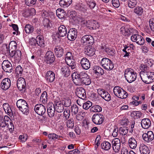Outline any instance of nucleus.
Masks as SVG:
<instances>
[{
  "label": "nucleus",
  "instance_id": "774afa93",
  "mask_svg": "<svg viewBox=\"0 0 154 154\" xmlns=\"http://www.w3.org/2000/svg\"><path fill=\"white\" fill-rule=\"evenodd\" d=\"M26 135L25 136L23 135H20L19 136V139L20 140L21 142H24L26 140L27 138Z\"/></svg>",
  "mask_w": 154,
  "mask_h": 154
},
{
  "label": "nucleus",
  "instance_id": "69168bd1",
  "mask_svg": "<svg viewBox=\"0 0 154 154\" xmlns=\"http://www.w3.org/2000/svg\"><path fill=\"white\" fill-rule=\"evenodd\" d=\"M97 92L99 94L101 97L102 96V95H104L106 92L107 91H106L103 89L101 88H99L97 89Z\"/></svg>",
  "mask_w": 154,
  "mask_h": 154
},
{
  "label": "nucleus",
  "instance_id": "4be33fe9",
  "mask_svg": "<svg viewBox=\"0 0 154 154\" xmlns=\"http://www.w3.org/2000/svg\"><path fill=\"white\" fill-rule=\"evenodd\" d=\"M67 33V28L64 25H61L58 28V35L60 37L66 36Z\"/></svg>",
  "mask_w": 154,
  "mask_h": 154
},
{
  "label": "nucleus",
  "instance_id": "aec40b11",
  "mask_svg": "<svg viewBox=\"0 0 154 154\" xmlns=\"http://www.w3.org/2000/svg\"><path fill=\"white\" fill-rule=\"evenodd\" d=\"M80 63L82 68L85 69H88L90 67V63L89 60L86 58H82Z\"/></svg>",
  "mask_w": 154,
  "mask_h": 154
},
{
  "label": "nucleus",
  "instance_id": "bf43d9fd",
  "mask_svg": "<svg viewBox=\"0 0 154 154\" xmlns=\"http://www.w3.org/2000/svg\"><path fill=\"white\" fill-rule=\"evenodd\" d=\"M62 103L64 104V106L65 107H68L71 105V101L68 98L66 99L63 101Z\"/></svg>",
  "mask_w": 154,
  "mask_h": 154
},
{
  "label": "nucleus",
  "instance_id": "a19ab883",
  "mask_svg": "<svg viewBox=\"0 0 154 154\" xmlns=\"http://www.w3.org/2000/svg\"><path fill=\"white\" fill-rule=\"evenodd\" d=\"M137 0H128V6L130 8H133L137 5Z\"/></svg>",
  "mask_w": 154,
  "mask_h": 154
},
{
  "label": "nucleus",
  "instance_id": "f257e3e1",
  "mask_svg": "<svg viewBox=\"0 0 154 154\" xmlns=\"http://www.w3.org/2000/svg\"><path fill=\"white\" fill-rule=\"evenodd\" d=\"M73 82L76 85H80L83 83L89 85L91 83L90 79L87 74L83 72H74L72 75Z\"/></svg>",
  "mask_w": 154,
  "mask_h": 154
},
{
  "label": "nucleus",
  "instance_id": "b1692460",
  "mask_svg": "<svg viewBox=\"0 0 154 154\" xmlns=\"http://www.w3.org/2000/svg\"><path fill=\"white\" fill-rule=\"evenodd\" d=\"M54 51L57 57H60L63 55L64 50L60 46L57 45L55 46Z\"/></svg>",
  "mask_w": 154,
  "mask_h": 154
},
{
  "label": "nucleus",
  "instance_id": "c9c22d12",
  "mask_svg": "<svg viewBox=\"0 0 154 154\" xmlns=\"http://www.w3.org/2000/svg\"><path fill=\"white\" fill-rule=\"evenodd\" d=\"M134 12L138 16L142 15L143 12V8L140 6H137L134 8Z\"/></svg>",
  "mask_w": 154,
  "mask_h": 154
},
{
  "label": "nucleus",
  "instance_id": "f3484780",
  "mask_svg": "<svg viewBox=\"0 0 154 154\" xmlns=\"http://www.w3.org/2000/svg\"><path fill=\"white\" fill-rule=\"evenodd\" d=\"M113 149L116 152H117L120 148L121 142L119 138H116L113 139L112 141Z\"/></svg>",
  "mask_w": 154,
  "mask_h": 154
},
{
  "label": "nucleus",
  "instance_id": "c756f323",
  "mask_svg": "<svg viewBox=\"0 0 154 154\" xmlns=\"http://www.w3.org/2000/svg\"><path fill=\"white\" fill-rule=\"evenodd\" d=\"M55 78V74L53 72L51 71L47 72L46 75V79L48 81L50 82H53Z\"/></svg>",
  "mask_w": 154,
  "mask_h": 154
},
{
  "label": "nucleus",
  "instance_id": "e433bc0d",
  "mask_svg": "<svg viewBox=\"0 0 154 154\" xmlns=\"http://www.w3.org/2000/svg\"><path fill=\"white\" fill-rule=\"evenodd\" d=\"M25 30L27 33H31L34 31L33 26L29 24H27L25 26Z\"/></svg>",
  "mask_w": 154,
  "mask_h": 154
},
{
  "label": "nucleus",
  "instance_id": "49530a36",
  "mask_svg": "<svg viewBox=\"0 0 154 154\" xmlns=\"http://www.w3.org/2000/svg\"><path fill=\"white\" fill-rule=\"evenodd\" d=\"M66 126L68 128H72L74 126V121L72 119H69L66 122Z\"/></svg>",
  "mask_w": 154,
  "mask_h": 154
},
{
  "label": "nucleus",
  "instance_id": "5fc2aeb1",
  "mask_svg": "<svg viewBox=\"0 0 154 154\" xmlns=\"http://www.w3.org/2000/svg\"><path fill=\"white\" fill-rule=\"evenodd\" d=\"M37 42L36 39H35L34 38H32L29 39V42L30 45L33 47L36 45L37 43Z\"/></svg>",
  "mask_w": 154,
  "mask_h": 154
},
{
  "label": "nucleus",
  "instance_id": "4c0bfd02",
  "mask_svg": "<svg viewBox=\"0 0 154 154\" xmlns=\"http://www.w3.org/2000/svg\"><path fill=\"white\" fill-rule=\"evenodd\" d=\"M111 146V144L108 142H104L102 143L101 147L102 149L107 150L109 149Z\"/></svg>",
  "mask_w": 154,
  "mask_h": 154
},
{
  "label": "nucleus",
  "instance_id": "e2e57ef3",
  "mask_svg": "<svg viewBox=\"0 0 154 154\" xmlns=\"http://www.w3.org/2000/svg\"><path fill=\"white\" fill-rule=\"evenodd\" d=\"M70 112V111L69 109H65L63 112V115L66 119L69 117Z\"/></svg>",
  "mask_w": 154,
  "mask_h": 154
},
{
  "label": "nucleus",
  "instance_id": "4468645a",
  "mask_svg": "<svg viewBox=\"0 0 154 154\" xmlns=\"http://www.w3.org/2000/svg\"><path fill=\"white\" fill-rule=\"evenodd\" d=\"M11 84L10 79L9 78H5L2 81L1 83V88L3 90H8L11 86Z\"/></svg>",
  "mask_w": 154,
  "mask_h": 154
},
{
  "label": "nucleus",
  "instance_id": "2eb2a0df",
  "mask_svg": "<svg viewBox=\"0 0 154 154\" xmlns=\"http://www.w3.org/2000/svg\"><path fill=\"white\" fill-rule=\"evenodd\" d=\"M34 109L38 114L41 116L43 115L46 112L45 107L41 104H38L35 105Z\"/></svg>",
  "mask_w": 154,
  "mask_h": 154
},
{
  "label": "nucleus",
  "instance_id": "37998d69",
  "mask_svg": "<svg viewBox=\"0 0 154 154\" xmlns=\"http://www.w3.org/2000/svg\"><path fill=\"white\" fill-rule=\"evenodd\" d=\"M37 45L41 47H44V40L41 38L40 36L38 35L36 37Z\"/></svg>",
  "mask_w": 154,
  "mask_h": 154
},
{
  "label": "nucleus",
  "instance_id": "864d4df0",
  "mask_svg": "<svg viewBox=\"0 0 154 154\" xmlns=\"http://www.w3.org/2000/svg\"><path fill=\"white\" fill-rule=\"evenodd\" d=\"M37 0H25V3L28 6H31L36 3Z\"/></svg>",
  "mask_w": 154,
  "mask_h": 154
},
{
  "label": "nucleus",
  "instance_id": "2f4dec72",
  "mask_svg": "<svg viewBox=\"0 0 154 154\" xmlns=\"http://www.w3.org/2000/svg\"><path fill=\"white\" fill-rule=\"evenodd\" d=\"M56 111L58 112H61L64 109L63 104L60 102H57L54 106Z\"/></svg>",
  "mask_w": 154,
  "mask_h": 154
},
{
  "label": "nucleus",
  "instance_id": "6ab92c4d",
  "mask_svg": "<svg viewBox=\"0 0 154 154\" xmlns=\"http://www.w3.org/2000/svg\"><path fill=\"white\" fill-rule=\"evenodd\" d=\"M101 48L103 50L108 54L113 56L115 53V51L113 48L112 47H109L106 45L102 46Z\"/></svg>",
  "mask_w": 154,
  "mask_h": 154
},
{
  "label": "nucleus",
  "instance_id": "ea45409f",
  "mask_svg": "<svg viewBox=\"0 0 154 154\" xmlns=\"http://www.w3.org/2000/svg\"><path fill=\"white\" fill-rule=\"evenodd\" d=\"M48 100L47 94L46 91H44L42 93L40 98V100L43 103H45L47 102Z\"/></svg>",
  "mask_w": 154,
  "mask_h": 154
},
{
  "label": "nucleus",
  "instance_id": "13d9d810",
  "mask_svg": "<svg viewBox=\"0 0 154 154\" xmlns=\"http://www.w3.org/2000/svg\"><path fill=\"white\" fill-rule=\"evenodd\" d=\"M48 137L50 139L55 140L56 139H58V138L61 137V136L57 135L53 133L49 134Z\"/></svg>",
  "mask_w": 154,
  "mask_h": 154
},
{
  "label": "nucleus",
  "instance_id": "3c124183",
  "mask_svg": "<svg viewBox=\"0 0 154 154\" xmlns=\"http://www.w3.org/2000/svg\"><path fill=\"white\" fill-rule=\"evenodd\" d=\"M16 72L20 76H22V74L23 71V69L21 66L19 65L16 68Z\"/></svg>",
  "mask_w": 154,
  "mask_h": 154
},
{
  "label": "nucleus",
  "instance_id": "a878e982",
  "mask_svg": "<svg viewBox=\"0 0 154 154\" xmlns=\"http://www.w3.org/2000/svg\"><path fill=\"white\" fill-rule=\"evenodd\" d=\"M141 124L143 128L147 129L151 126V122L149 119L145 118L142 120Z\"/></svg>",
  "mask_w": 154,
  "mask_h": 154
},
{
  "label": "nucleus",
  "instance_id": "de8ad7c7",
  "mask_svg": "<svg viewBox=\"0 0 154 154\" xmlns=\"http://www.w3.org/2000/svg\"><path fill=\"white\" fill-rule=\"evenodd\" d=\"M79 111V108L76 105H73L71 107V112L72 114L74 115L76 114Z\"/></svg>",
  "mask_w": 154,
  "mask_h": 154
},
{
  "label": "nucleus",
  "instance_id": "cd10ccee",
  "mask_svg": "<svg viewBox=\"0 0 154 154\" xmlns=\"http://www.w3.org/2000/svg\"><path fill=\"white\" fill-rule=\"evenodd\" d=\"M61 71L64 76L66 77L69 75L71 72L69 66L66 65L62 66L61 69Z\"/></svg>",
  "mask_w": 154,
  "mask_h": 154
},
{
  "label": "nucleus",
  "instance_id": "1a4fd4ad",
  "mask_svg": "<svg viewBox=\"0 0 154 154\" xmlns=\"http://www.w3.org/2000/svg\"><path fill=\"white\" fill-rule=\"evenodd\" d=\"M92 119L94 123L97 125H100L103 123L104 117L102 114H97L93 116Z\"/></svg>",
  "mask_w": 154,
  "mask_h": 154
},
{
  "label": "nucleus",
  "instance_id": "c85d7f7f",
  "mask_svg": "<svg viewBox=\"0 0 154 154\" xmlns=\"http://www.w3.org/2000/svg\"><path fill=\"white\" fill-rule=\"evenodd\" d=\"M85 54L89 56H93L95 54L94 49L91 46H86L84 49Z\"/></svg>",
  "mask_w": 154,
  "mask_h": 154
},
{
  "label": "nucleus",
  "instance_id": "473e14b6",
  "mask_svg": "<svg viewBox=\"0 0 154 154\" xmlns=\"http://www.w3.org/2000/svg\"><path fill=\"white\" fill-rule=\"evenodd\" d=\"M129 146L132 149L135 148L137 145V143L136 140L133 137H131L128 140Z\"/></svg>",
  "mask_w": 154,
  "mask_h": 154
},
{
  "label": "nucleus",
  "instance_id": "9b49d317",
  "mask_svg": "<svg viewBox=\"0 0 154 154\" xmlns=\"http://www.w3.org/2000/svg\"><path fill=\"white\" fill-rule=\"evenodd\" d=\"M3 69L6 72H11L12 71V66L11 63L8 60H4L2 64Z\"/></svg>",
  "mask_w": 154,
  "mask_h": 154
},
{
  "label": "nucleus",
  "instance_id": "c03bdc74",
  "mask_svg": "<svg viewBox=\"0 0 154 154\" xmlns=\"http://www.w3.org/2000/svg\"><path fill=\"white\" fill-rule=\"evenodd\" d=\"M90 109L91 111L94 112H99L102 111V108L100 106L96 105L91 107Z\"/></svg>",
  "mask_w": 154,
  "mask_h": 154
},
{
  "label": "nucleus",
  "instance_id": "0e129e2a",
  "mask_svg": "<svg viewBox=\"0 0 154 154\" xmlns=\"http://www.w3.org/2000/svg\"><path fill=\"white\" fill-rule=\"evenodd\" d=\"M89 6L91 9H93L96 7V4L94 1H91L88 4Z\"/></svg>",
  "mask_w": 154,
  "mask_h": 154
},
{
  "label": "nucleus",
  "instance_id": "412c9836",
  "mask_svg": "<svg viewBox=\"0 0 154 154\" xmlns=\"http://www.w3.org/2000/svg\"><path fill=\"white\" fill-rule=\"evenodd\" d=\"M45 58L47 63L51 64L55 60V57L53 53L51 51H48L46 54Z\"/></svg>",
  "mask_w": 154,
  "mask_h": 154
},
{
  "label": "nucleus",
  "instance_id": "39448f33",
  "mask_svg": "<svg viewBox=\"0 0 154 154\" xmlns=\"http://www.w3.org/2000/svg\"><path fill=\"white\" fill-rule=\"evenodd\" d=\"M77 20L79 22H82V24L85 25L90 29H95L99 28V25L98 23L94 20H85L82 17H79Z\"/></svg>",
  "mask_w": 154,
  "mask_h": 154
},
{
  "label": "nucleus",
  "instance_id": "5701e85b",
  "mask_svg": "<svg viewBox=\"0 0 154 154\" xmlns=\"http://www.w3.org/2000/svg\"><path fill=\"white\" fill-rule=\"evenodd\" d=\"M47 112L49 116L51 118L54 116L55 110L54 105L52 103L48 104L47 106Z\"/></svg>",
  "mask_w": 154,
  "mask_h": 154
},
{
  "label": "nucleus",
  "instance_id": "680f3d73",
  "mask_svg": "<svg viewBox=\"0 0 154 154\" xmlns=\"http://www.w3.org/2000/svg\"><path fill=\"white\" fill-rule=\"evenodd\" d=\"M113 6L116 8H118L120 5L119 0H112V1Z\"/></svg>",
  "mask_w": 154,
  "mask_h": 154
},
{
  "label": "nucleus",
  "instance_id": "7c9ffc66",
  "mask_svg": "<svg viewBox=\"0 0 154 154\" xmlns=\"http://www.w3.org/2000/svg\"><path fill=\"white\" fill-rule=\"evenodd\" d=\"M72 2V0H60L59 5L62 8H66L68 7Z\"/></svg>",
  "mask_w": 154,
  "mask_h": 154
},
{
  "label": "nucleus",
  "instance_id": "09e8293b",
  "mask_svg": "<svg viewBox=\"0 0 154 154\" xmlns=\"http://www.w3.org/2000/svg\"><path fill=\"white\" fill-rule=\"evenodd\" d=\"M8 124L6 125L9 129V131L11 132H12L14 130V125L11 120L10 121L8 122Z\"/></svg>",
  "mask_w": 154,
  "mask_h": 154
},
{
  "label": "nucleus",
  "instance_id": "58836bf2",
  "mask_svg": "<svg viewBox=\"0 0 154 154\" xmlns=\"http://www.w3.org/2000/svg\"><path fill=\"white\" fill-rule=\"evenodd\" d=\"M131 116L135 119H138L142 116V113L139 111H134L131 112Z\"/></svg>",
  "mask_w": 154,
  "mask_h": 154
},
{
  "label": "nucleus",
  "instance_id": "9d476101",
  "mask_svg": "<svg viewBox=\"0 0 154 154\" xmlns=\"http://www.w3.org/2000/svg\"><path fill=\"white\" fill-rule=\"evenodd\" d=\"M94 42L93 37L90 35H85L83 36L81 39V42L83 45H87V43L92 44Z\"/></svg>",
  "mask_w": 154,
  "mask_h": 154
},
{
  "label": "nucleus",
  "instance_id": "a18cd8bd",
  "mask_svg": "<svg viewBox=\"0 0 154 154\" xmlns=\"http://www.w3.org/2000/svg\"><path fill=\"white\" fill-rule=\"evenodd\" d=\"M43 24L44 26L48 29H50L51 28V24L50 21L48 19H44L43 21Z\"/></svg>",
  "mask_w": 154,
  "mask_h": 154
},
{
  "label": "nucleus",
  "instance_id": "338daca9",
  "mask_svg": "<svg viewBox=\"0 0 154 154\" xmlns=\"http://www.w3.org/2000/svg\"><path fill=\"white\" fill-rule=\"evenodd\" d=\"M119 131L120 134H122L124 135H126L128 132V131L127 130L122 128H120Z\"/></svg>",
  "mask_w": 154,
  "mask_h": 154
},
{
  "label": "nucleus",
  "instance_id": "393cba45",
  "mask_svg": "<svg viewBox=\"0 0 154 154\" xmlns=\"http://www.w3.org/2000/svg\"><path fill=\"white\" fill-rule=\"evenodd\" d=\"M3 107L5 113L11 117L13 116V113L9 104L7 103L3 104Z\"/></svg>",
  "mask_w": 154,
  "mask_h": 154
},
{
  "label": "nucleus",
  "instance_id": "a211bd4d",
  "mask_svg": "<svg viewBox=\"0 0 154 154\" xmlns=\"http://www.w3.org/2000/svg\"><path fill=\"white\" fill-rule=\"evenodd\" d=\"M76 94L79 98L84 99L86 97L85 91L84 88L82 87H79L76 89Z\"/></svg>",
  "mask_w": 154,
  "mask_h": 154
},
{
  "label": "nucleus",
  "instance_id": "423d86ee",
  "mask_svg": "<svg viewBox=\"0 0 154 154\" xmlns=\"http://www.w3.org/2000/svg\"><path fill=\"white\" fill-rule=\"evenodd\" d=\"M113 92L116 96L121 99L126 98L128 96V93L125 91L118 86L114 87Z\"/></svg>",
  "mask_w": 154,
  "mask_h": 154
},
{
  "label": "nucleus",
  "instance_id": "7ed1b4c3",
  "mask_svg": "<svg viewBox=\"0 0 154 154\" xmlns=\"http://www.w3.org/2000/svg\"><path fill=\"white\" fill-rule=\"evenodd\" d=\"M17 107L24 115H27L29 113V109L28 104L24 100L20 99L16 103Z\"/></svg>",
  "mask_w": 154,
  "mask_h": 154
},
{
  "label": "nucleus",
  "instance_id": "603ef678",
  "mask_svg": "<svg viewBox=\"0 0 154 154\" xmlns=\"http://www.w3.org/2000/svg\"><path fill=\"white\" fill-rule=\"evenodd\" d=\"M12 52L13 53H12V55L14 56V57L17 58H18L21 56V52L20 50H17L14 51V53L13 51Z\"/></svg>",
  "mask_w": 154,
  "mask_h": 154
},
{
  "label": "nucleus",
  "instance_id": "79ce46f5",
  "mask_svg": "<svg viewBox=\"0 0 154 154\" xmlns=\"http://www.w3.org/2000/svg\"><path fill=\"white\" fill-rule=\"evenodd\" d=\"M67 66H69L72 69H74L76 68V63L74 60H69L66 62Z\"/></svg>",
  "mask_w": 154,
  "mask_h": 154
},
{
  "label": "nucleus",
  "instance_id": "f03ea898",
  "mask_svg": "<svg viewBox=\"0 0 154 154\" xmlns=\"http://www.w3.org/2000/svg\"><path fill=\"white\" fill-rule=\"evenodd\" d=\"M148 67L146 65L141 64L140 69L142 70L140 72V76L143 81L147 84H149L154 81V72L146 71Z\"/></svg>",
  "mask_w": 154,
  "mask_h": 154
},
{
  "label": "nucleus",
  "instance_id": "8fccbe9b",
  "mask_svg": "<svg viewBox=\"0 0 154 154\" xmlns=\"http://www.w3.org/2000/svg\"><path fill=\"white\" fill-rule=\"evenodd\" d=\"M92 105V103L89 101H88L83 104V107L84 109H88L91 107Z\"/></svg>",
  "mask_w": 154,
  "mask_h": 154
},
{
  "label": "nucleus",
  "instance_id": "f704fd0d",
  "mask_svg": "<svg viewBox=\"0 0 154 154\" xmlns=\"http://www.w3.org/2000/svg\"><path fill=\"white\" fill-rule=\"evenodd\" d=\"M140 151L141 154H149V148L145 145L140 147Z\"/></svg>",
  "mask_w": 154,
  "mask_h": 154
},
{
  "label": "nucleus",
  "instance_id": "ddd939ff",
  "mask_svg": "<svg viewBox=\"0 0 154 154\" xmlns=\"http://www.w3.org/2000/svg\"><path fill=\"white\" fill-rule=\"evenodd\" d=\"M143 140L147 142L152 140L154 138V135L152 131H149L147 133H145L142 135Z\"/></svg>",
  "mask_w": 154,
  "mask_h": 154
},
{
  "label": "nucleus",
  "instance_id": "dca6fc26",
  "mask_svg": "<svg viewBox=\"0 0 154 154\" xmlns=\"http://www.w3.org/2000/svg\"><path fill=\"white\" fill-rule=\"evenodd\" d=\"M17 85L20 91H25L26 88V83L25 79L22 77L19 78L17 81Z\"/></svg>",
  "mask_w": 154,
  "mask_h": 154
},
{
  "label": "nucleus",
  "instance_id": "72a5a7b5",
  "mask_svg": "<svg viewBox=\"0 0 154 154\" xmlns=\"http://www.w3.org/2000/svg\"><path fill=\"white\" fill-rule=\"evenodd\" d=\"M93 70L96 74L103 75L104 73L103 70L100 67L97 66H95L93 67Z\"/></svg>",
  "mask_w": 154,
  "mask_h": 154
},
{
  "label": "nucleus",
  "instance_id": "bb28decb",
  "mask_svg": "<svg viewBox=\"0 0 154 154\" xmlns=\"http://www.w3.org/2000/svg\"><path fill=\"white\" fill-rule=\"evenodd\" d=\"M11 121L10 118L7 116H5L4 118L0 119V127L4 128L8 124L7 122Z\"/></svg>",
  "mask_w": 154,
  "mask_h": 154
},
{
  "label": "nucleus",
  "instance_id": "4d7b16f0",
  "mask_svg": "<svg viewBox=\"0 0 154 154\" xmlns=\"http://www.w3.org/2000/svg\"><path fill=\"white\" fill-rule=\"evenodd\" d=\"M73 58L72 53L70 52H68L66 54L65 62L72 60Z\"/></svg>",
  "mask_w": 154,
  "mask_h": 154
},
{
  "label": "nucleus",
  "instance_id": "f8f14e48",
  "mask_svg": "<svg viewBox=\"0 0 154 154\" xmlns=\"http://www.w3.org/2000/svg\"><path fill=\"white\" fill-rule=\"evenodd\" d=\"M77 33V30L75 28L70 29L67 33L68 39L70 41L74 40L76 38Z\"/></svg>",
  "mask_w": 154,
  "mask_h": 154
},
{
  "label": "nucleus",
  "instance_id": "6e6d98bb",
  "mask_svg": "<svg viewBox=\"0 0 154 154\" xmlns=\"http://www.w3.org/2000/svg\"><path fill=\"white\" fill-rule=\"evenodd\" d=\"M101 97L106 101H109L111 100L110 95L107 92H106L104 95H102Z\"/></svg>",
  "mask_w": 154,
  "mask_h": 154
},
{
  "label": "nucleus",
  "instance_id": "20e7f679",
  "mask_svg": "<svg viewBox=\"0 0 154 154\" xmlns=\"http://www.w3.org/2000/svg\"><path fill=\"white\" fill-rule=\"evenodd\" d=\"M136 72L131 69H127L124 71V76L127 81L129 83L135 81L137 78Z\"/></svg>",
  "mask_w": 154,
  "mask_h": 154
},
{
  "label": "nucleus",
  "instance_id": "0eeeda50",
  "mask_svg": "<svg viewBox=\"0 0 154 154\" xmlns=\"http://www.w3.org/2000/svg\"><path fill=\"white\" fill-rule=\"evenodd\" d=\"M100 64L104 69L107 70H110L114 67L112 61L107 58H103L100 61Z\"/></svg>",
  "mask_w": 154,
  "mask_h": 154
},
{
  "label": "nucleus",
  "instance_id": "6e6552de",
  "mask_svg": "<svg viewBox=\"0 0 154 154\" xmlns=\"http://www.w3.org/2000/svg\"><path fill=\"white\" fill-rule=\"evenodd\" d=\"M132 41L136 42L138 45H144L145 40L143 37L138 34H134L132 35L131 38Z\"/></svg>",
  "mask_w": 154,
  "mask_h": 154
},
{
  "label": "nucleus",
  "instance_id": "052dcab7",
  "mask_svg": "<svg viewBox=\"0 0 154 154\" xmlns=\"http://www.w3.org/2000/svg\"><path fill=\"white\" fill-rule=\"evenodd\" d=\"M149 25L152 30L154 31V19L152 18L149 20Z\"/></svg>",
  "mask_w": 154,
  "mask_h": 154
}]
</instances>
